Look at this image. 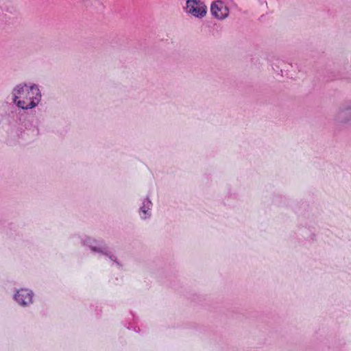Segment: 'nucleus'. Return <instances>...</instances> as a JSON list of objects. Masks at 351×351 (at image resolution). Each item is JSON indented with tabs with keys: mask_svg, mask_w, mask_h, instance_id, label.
<instances>
[{
	"mask_svg": "<svg viewBox=\"0 0 351 351\" xmlns=\"http://www.w3.org/2000/svg\"><path fill=\"white\" fill-rule=\"evenodd\" d=\"M185 10L196 18H203L206 15L207 7L200 0H187Z\"/></svg>",
	"mask_w": 351,
	"mask_h": 351,
	"instance_id": "obj_2",
	"label": "nucleus"
},
{
	"mask_svg": "<svg viewBox=\"0 0 351 351\" xmlns=\"http://www.w3.org/2000/svg\"><path fill=\"white\" fill-rule=\"evenodd\" d=\"M212 14L218 19H223L228 16L229 10L221 1L212 3L210 8Z\"/></svg>",
	"mask_w": 351,
	"mask_h": 351,
	"instance_id": "obj_3",
	"label": "nucleus"
},
{
	"mask_svg": "<svg viewBox=\"0 0 351 351\" xmlns=\"http://www.w3.org/2000/svg\"><path fill=\"white\" fill-rule=\"evenodd\" d=\"M141 210H142L145 214H146L147 211H146L143 208H141Z\"/></svg>",
	"mask_w": 351,
	"mask_h": 351,
	"instance_id": "obj_5",
	"label": "nucleus"
},
{
	"mask_svg": "<svg viewBox=\"0 0 351 351\" xmlns=\"http://www.w3.org/2000/svg\"><path fill=\"white\" fill-rule=\"evenodd\" d=\"M33 293L26 289H21L15 295L16 300L22 305H27L32 302Z\"/></svg>",
	"mask_w": 351,
	"mask_h": 351,
	"instance_id": "obj_4",
	"label": "nucleus"
},
{
	"mask_svg": "<svg viewBox=\"0 0 351 351\" xmlns=\"http://www.w3.org/2000/svg\"><path fill=\"white\" fill-rule=\"evenodd\" d=\"M14 102L22 109L32 108L38 104L40 95L36 86H19L14 90Z\"/></svg>",
	"mask_w": 351,
	"mask_h": 351,
	"instance_id": "obj_1",
	"label": "nucleus"
}]
</instances>
